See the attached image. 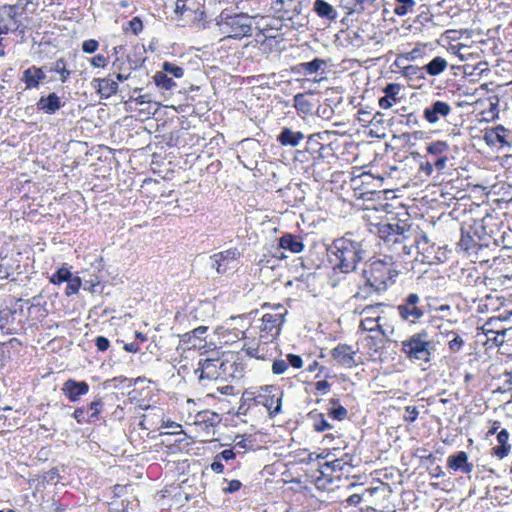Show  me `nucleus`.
<instances>
[{
    "label": "nucleus",
    "instance_id": "obj_20",
    "mask_svg": "<svg viewBox=\"0 0 512 512\" xmlns=\"http://www.w3.org/2000/svg\"><path fill=\"white\" fill-rule=\"evenodd\" d=\"M331 453L328 450H323L319 455L316 456L318 460V471L322 476L333 477L334 472H340L347 464L343 459L330 458Z\"/></svg>",
    "mask_w": 512,
    "mask_h": 512
},
{
    "label": "nucleus",
    "instance_id": "obj_41",
    "mask_svg": "<svg viewBox=\"0 0 512 512\" xmlns=\"http://www.w3.org/2000/svg\"><path fill=\"white\" fill-rule=\"evenodd\" d=\"M330 404L332 405L328 408L327 415L331 419H335L336 421H343L347 417V410L341 404H339L338 400L335 398L330 399Z\"/></svg>",
    "mask_w": 512,
    "mask_h": 512
},
{
    "label": "nucleus",
    "instance_id": "obj_15",
    "mask_svg": "<svg viewBox=\"0 0 512 512\" xmlns=\"http://www.w3.org/2000/svg\"><path fill=\"white\" fill-rule=\"evenodd\" d=\"M222 367V359H202L195 369V374L198 375L200 382L224 380Z\"/></svg>",
    "mask_w": 512,
    "mask_h": 512
},
{
    "label": "nucleus",
    "instance_id": "obj_13",
    "mask_svg": "<svg viewBox=\"0 0 512 512\" xmlns=\"http://www.w3.org/2000/svg\"><path fill=\"white\" fill-rule=\"evenodd\" d=\"M384 303H375L366 305L362 308L360 315L363 316L359 323V329L367 332H376L384 335L382 326L380 325L381 311L380 309L385 307Z\"/></svg>",
    "mask_w": 512,
    "mask_h": 512
},
{
    "label": "nucleus",
    "instance_id": "obj_50",
    "mask_svg": "<svg viewBox=\"0 0 512 512\" xmlns=\"http://www.w3.org/2000/svg\"><path fill=\"white\" fill-rule=\"evenodd\" d=\"M486 279H490V280H499L500 283H504L505 280H512V273L509 274V273H506L505 271H503V269H499V268H496V269H493V268H490L487 272H486Z\"/></svg>",
    "mask_w": 512,
    "mask_h": 512
},
{
    "label": "nucleus",
    "instance_id": "obj_26",
    "mask_svg": "<svg viewBox=\"0 0 512 512\" xmlns=\"http://www.w3.org/2000/svg\"><path fill=\"white\" fill-rule=\"evenodd\" d=\"M447 467L450 470L461 471L464 474H470L474 469V465L469 462L468 454L464 451L450 455L447 459Z\"/></svg>",
    "mask_w": 512,
    "mask_h": 512
},
{
    "label": "nucleus",
    "instance_id": "obj_39",
    "mask_svg": "<svg viewBox=\"0 0 512 512\" xmlns=\"http://www.w3.org/2000/svg\"><path fill=\"white\" fill-rule=\"evenodd\" d=\"M382 0H353L349 13H362L365 10H376L380 7Z\"/></svg>",
    "mask_w": 512,
    "mask_h": 512
},
{
    "label": "nucleus",
    "instance_id": "obj_16",
    "mask_svg": "<svg viewBox=\"0 0 512 512\" xmlns=\"http://www.w3.org/2000/svg\"><path fill=\"white\" fill-rule=\"evenodd\" d=\"M224 381L244 378L247 369L245 359L239 354H231L222 359Z\"/></svg>",
    "mask_w": 512,
    "mask_h": 512
},
{
    "label": "nucleus",
    "instance_id": "obj_21",
    "mask_svg": "<svg viewBox=\"0 0 512 512\" xmlns=\"http://www.w3.org/2000/svg\"><path fill=\"white\" fill-rule=\"evenodd\" d=\"M451 105L446 101L437 100L428 105L423 111V118L429 124H436L441 120H446L452 113Z\"/></svg>",
    "mask_w": 512,
    "mask_h": 512
},
{
    "label": "nucleus",
    "instance_id": "obj_38",
    "mask_svg": "<svg viewBox=\"0 0 512 512\" xmlns=\"http://www.w3.org/2000/svg\"><path fill=\"white\" fill-rule=\"evenodd\" d=\"M448 68V62L443 56H435L431 62L423 66L424 72L429 76L435 77L442 74Z\"/></svg>",
    "mask_w": 512,
    "mask_h": 512
},
{
    "label": "nucleus",
    "instance_id": "obj_45",
    "mask_svg": "<svg viewBox=\"0 0 512 512\" xmlns=\"http://www.w3.org/2000/svg\"><path fill=\"white\" fill-rule=\"evenodd\" d=\"M52 71L59 74L62 83H66L72 74L71 71L67 69L65 58H58L53 65Z\"/></svg>",
    "mask_w": 512,
    "mask_h": 512
},
{
    "label": "nucleus",
    "instance_id": "obj_30",
    "mask_svg": "<svg viewBox=\"0 0 512 512\" xmlns=\"http://www.w3.org/2000/svg\"><path fill=\"white\" fill-rule=\"evenodd\" d=\"M279 246L294 254L302 253L305 250L303 238L298 234H283L279 239Z\"/></svg>",
    "mask_w": 512,
    "mask_h": 512
},
{
    "label": "nucleus",
    "instance_id": "obj_5",
    "mask_svg": "<svg viewBox=\"0 0 512 512\" xmlns=\"http://www.w3.org/2000/svg\"><path fill=\"white\" fill-rule=\"evenodd\" d=\"M140 427L146 431L169 429L165 434L180 436L176 442H182L186 437L181 425L164 419V412L161 408H146V413L141 416Z\"/></svg>",
    "mask_w": 512,
    "mask_h": 512
},
{
    "label": "nucleus",
    "instance_id": "obj_53",
    "mask_svg": "<svg viewBox=\"0 0 512 512\" xmlns=\"http://www.w3.org/2000/svg\"><path fill=\"white\" fill-rule=\"evenodd\" d=\"M162 71L166 74L172 75L174 78H182L184 76V70L182 67H179L170 62H164L162 64Z\"/></svg>",
    "mask_w": 512,
    "mask_h": 512
},
{
    "label": "nucleus",
    "instance_id": "obj_58",
    "mask_svg": "<svg viewBox=\"0 0 512 512\" xmlns=\"http://www.w3.org/2000/svg\"><path fill=\"white\" fill-rule=\"evenodd\" d=\"M419 410L414 405H407L405 408V414L403 416L404 421L407 423H414L418 419Z\"/></svg>",
    "mask_w": 512,
    "mask_h": 512
},
{
    "label": "nucleus",
    "instance_id": "obj_27",
    "mask_svg": "<svg viewBox=\"0 0 512 512\" xmlns=\"http://www.w3.org/2000/svg\"><path fill=\"white\" fill-rule=\"evenodd\" d=\"M509 130L503 125H498L494 128H490L484 132V141L488 146H500L508 144Z\"/></svg>",
    "mask_w": 512,
    "mask_h": 512
},
{
    "label": "nucleus",
    "instance_id": "obj_35",
    "mask_svg": "<svg viewBox=\"0 0 512 512\" xmlns=\"http://www.w3.org/2000/svg\"><path fill=\"white\" fill-rule=\"evenodd\" d=\"M220 421L219 414L212 412V410H202L195 415L194 423L196 426H201L204 429L213 428Z\"/></svg>",
    "mask_w": 512,
    "mask_h": 512
},
{
    "label": "nucleus",
    "instance_id": "obj_2",
    "mask_svg": "<svg viewBox=\"0 0 512 512\" xmlns=\"http://www.w3.org/2000/svg\"><path fill=\"white\" fill-rule=\"evenodd\" d=\"M284 391L276 384L251 386L242 392L238 413L248 415L252 409L263 406L270 417L282 413Z\"/></svg>",
    "mask_w": 512,
    "mask_h": 512
},
{
    "label": "nucleus",
    "instance_id": "obj_1",
    "mask_svg": "<svg viewBox=\"0 0 512 512\" xmlns=\"http://www.w3.org/2000/svg\"><path fill=\"white\" fill-rule=\"evenodd\" d=\"M261 317L254 318L245 331H239L244 339L242 350L251 358L267 361L273 357L272 344L280 336L288 310L282 304L263 303Z\"/></svg>",
    "mask_w": 512,
    "mask_h": 512
},
{
    "label": "nucleus",
    "instance_id": "obj_18",
    "mask_svg": "<svg viewBox=\"0 0 512 512\" xmlns=\"http://www.w3.org/2000/svg\"><path fill=\"white\" fill-rule=\"evenodd\" d=\"M228 37L242 38L251 33L252 27L249 17L243 13L226 17L224 21Z\"/></svg>",
    "mask_w": 512,
    "mask_h": 512
},
{
    "label": "nucleus",
    "instance_id": "obj_44",
    "mask_svg": "<svg viewBox=\"0 0 512 512\" xmlns=\"http://www.w3.org/2000/svg\"><path fill=\"white\" fill-rule=\"evenodd\" d=\"M142 29L143 23L139 16H134L131 20H128L127 23L122 24V31H124V34L132 33L134 35H139Z\"/></svg>",
    "mask_w": 512,
    "mask_h": 512
},
{
    "label": "nucleus",
    "instance_id": "obj_22",
    "mask_svg": "<svg viewBox=\"0 0 512 512\" xmlns=\"http://www.w3.org/2000/svg\"><path fill=\"white\" fill-rule=\"evenodd\" d=\"M91 85L101 99H109L119 91V84L112 74L104 78H94Z\"/></svg>",
    "mask_w": 512,
    "mask_h": 512
},
{
    "label": "nucleus",
    "instance_id": "obj_19",
    "mask_svg": "<svg viewBox=\"0 0 512 512\" xmlns=\"http://www.w3.org/2000/svg\"><path fill=\"white\" fill-rule=\"evenodd\" d=\"M22 15L15 6L4 4L0 6V33L8 34L19 28V17Z\"/></svg>",
    "mask_w": 512,
    "mask_h": 512
},
{
    "label": "nucleus",
    "instance_id": "obj_54",
    "mask_svg": "<svg viewBox=\"0 0 512 512\" xmlns=\"http://www.w3.org/2000/svg\"><path fill=\"white\" fill-rule=\"evenodd\" d=\"M308 149L318 152V156H320L321 158L326 157L328 155V153L326 151L330 150V148L328 146H324V145L320 144L313 137H310L308 139Z\"/></svg>",
    "mask_w": 512,
    "mask_h": 512
},
{
    "label": "nucleus",
    "instance_id": "obj_9",
    "mask_svg": "<svg viewBox=\"0 0 512 512\" xmlns=\"http://www.w3.org/2000/svg\"><path fill=\"white\" fill-rule=\"evenodd\" d=\"M369 230L372 233H377L381 240L388 244L402 243L405 239V226H400L399 223L378 222L369 223Z\"/></svg>",
    "mask_w": 512,
    "mask_h": 512
},
{
    "label": "nucleus",
    "instance_id": "obj_61",
    "mask_svg": "<svg viewBox=\"0 0 512 512\" xmlns=\"http://www.w3.org/2000/svg\"><path fill=\"white\" fill-rule=\"evenodd\" d=\"M286 360L289 363V365H291L292 367H294L296 369H300L304 365V360H303L302 356L298 355V354L289 353L287 355Z\"/></svg>",
    "mask_w": 512,
    "mask_h": 512
},
{
    "label": "nucleus",
    "instance_id": "obj_23",
    "mask_svg": "<svg viewBox=\"0 0 512 512\" xmlns=\"http://www.w3.org/2000/svg\"><path fill=\"white\" fill-rule=\"evenodd\" d=\"M62 393L71 401L76 402L86 395L90 390V385L86 381H77L69 378L62 385Z\"/></svg>",
    "mask_w": 512,
    "mask_h": 512
},
{
    "label": "nucleus",
    "instance_id": "obj_10",
    "mask_svg": "<svg viewBox=\"0 0 512 512\" xmlns=\"http://www.w3.org/2000/svg\"><path fill=\"white\" fill-rule=\"evenodd\" d=\"M399 317L410 324H415L425 315V309L421 305L418 294L410 293L401 304L397 306Z\"/></svg>",
    "mask_w": 512,
    "mask_h": 512
},
{
    "label": "nucleus",
    "instance_id": "obj_3",
    "mask_svg": "<svg viewBox=\"0 0 512 512\" xmlns=\"http://www.w3.org/2000/svg\"><path fill=\"white\" fill-rule=\"evenodd\" d=\"M398 274V265L391 256L372 259L363 271L366 284L376 291H384L392 286Z\"/></svg>",
    "mask_w": 512,
    "mask_h": 512
},
{
    "label": "nucleus",
    "instance_id": "obj_46",
    "mask_svg": "<svg viewBox=\"0 0 512 512\" xmlns=\"http://www.w3.org/2000/svg\"><path fill=\"white\" fill-rule=\"evenodd\" d=\"M112 67L114 73L133 71V67L131 66V58L129 56H116Z\"/></svg>",
    "mask_w": 512,
    "mask_h": 512
},
{
    "label": "nucleus",
    "instance_id": "obj_7",
    "mask_svg": "<svg viewBox=\"0 0 512 512\" xmlns=\"http://www.w3.org/2000/svg\"><path fill=\"white\" fill-rule=\"evenodd\" d=\"M431 341L428 339V333L422 330L411 335L401 343V351L410 360L428 361L431 356Z\"/></svg>",
    "mask_w": 512,
    "mask_h": 512
},
{
    "label": "nucleus",
    "instance_id": "obj_55",
    "mask_svg": "<svg viewBox=\"0 0 512 512\" xmlns=\"http://www.w3.org/2000/svg\"><path fill=\"white\" fill-rule=\"evenodd\" d=\"M236 438L233 449L237 454H245L246 451L252 449V441L249 438L241 437L239 441Z\"/></svg>",
    "mask_w": 512,
    "mask_h": 512
},
{
    "label": "nucleus",
    "instance_id": "obj_31",
    "mask_svg": "<svg viewBox=\"0 0 512 512\" xmlns=\"http://www.w3.org/2000/svg\"><path fill=\"white\" fill-rule=\"evenodd\" d=\"M496 441H498V445L492 447V455L496 457L498 460H503L511 452V445L508 443V431L506 429L500 430L496 434Z\"/></svg>",
    "mask_w": 512,
    "mask_h": 512
},
{
    "label": "nucleus",
    "instance_id": "obj_36",
    "mask_svg": "<svg viewBox=\"0 0 512 512\" xmlns=\"http://www.w3.org/2000/svg\"><path fill=\"white\" fill-rule=\"evenodd\" d=\"M314 11L318 17L329 21H334L337 17L336 9L325 0H316Z\"/></svg>",
    "mask_w": 512,
    "mask_h": 512
},
{
    "label": "nucleus",
    "instance_id": "obj_56",
    "mask_svg": "<svg viewBox=\"0 0 512 512\" xmlns=\"http://www.w3.org/2000/svg\"><path fill=\"white\" fill-rule=\"evenodd\" d=\"M289 369V363L285 359H274L272 363V372L276 375L284 374Z\"/></svg>",
    "mask_w": 512,
    "mask_h": 512
},
{
    "label": "nucleus",
    "instance_id": "obj_37",
    "mask_svg": "<svg viewBox=\"0 0 512 512\" xmlns=\"http://www.w3.org/2000/svg\"><path fill=\"white\" fill-rule=\"evenodd\" d=\"M308 417L312 420V430L316 433H323L332 429V426L328 423L326 416L323 412L312 410Z\"/></svg>",
    "mask_w": 512,
    "mask_h": 512
},
{
    "label": "nucleus",
    "instance_id": "obj_17",
    "mask_svg": "<svg viewBox=\"0 0 512 512\" xmlns=\"http://www.w3.org/2000/svg\"><path fill=\"white\" fill-rule=\"evenodd\" d=\"M357 351L347 343H338L330 350L333 365L344 368H353L358 365Z\"/></svg>",
    "mask_w": 512,
    "mask_h": 512
},
{
    "label": "nucleus",
    "instance_id": "obj_28",
    "mask_svg": "<svg viewBox=\"0 0 512 512\" xmlns=\"http://www.w3.org/2000/svg\"><path fill=\"white\" fill-rule=\"evenodd\" d=\"M402 86L398 83H389L383 88L384 96L378 100V105L381 109L387 110L395 105L398 101V95Z\"/></svg>",
    "mask_w": 512,
    "mask_h": 512
},
{
    "label": "nucleus",
    "instance_id": "obj_14",
    "mask_svg": "<svg viewBox=\"0 0 512 512\" xmlns=\"http://www.w3.org/2000/svg\"><path fill=\"white\" fill-rule=\"evenodd\" d=\"M414 242L418 251L417 258L421 263L434 265L441 261L439 248L430 241L426 233L418 232Z\"/></svg>",
    "mask_w": 512,
    "mask_h": 512
},
{
    "label": "nucleus",
    "instance_id": "obj_62",
    "mask_svg": "<svg viewBox=\"0 0 512 512\" xmlns=\"http://www.w3.org/2000/svg\"><path fill=\"white\" fill-rule=\"evenodd\" d=\"M95 345L98 351L105 352L110 347V340L105 336H97L95 339Z\"/></svg>",
    "mask_w": 512,
    "mask_h": 512
},
{
    "label": "nucleus",
    "instance_id": "obj_12",
    "mask_svg": "<svg viewBox=\"0 0 512 512\" xmlns=\"http://www.w3.org/2000/svg\"><path fill=\"white\" fill-rule=\"evenodd\" d=\"M104 411V401L97 397L86 405L78 406L72 413V417L79 425L96 423Z\"/></svg>",
    "mask_w": 512,
    "mask_h": 512
},
{
    "label": "nucleus",
    "instance_id": "obj_57",
    "mask_svg": "<svg viewBox=\"0 0 512 512\" xmlns=\"http://www.w3.org/2000/svg\"><path fill=\"white\" fill-rule=\"evenodd\" d=\"M90 64L93 68L105 69L109 64V60L104 54H96L91 57Z\"/></svg>",
    "mask_w": 512,
    "mask_h": 512
},
{
    "label": "nucleus",
    "instance_id": "obj_33",
    "mask_svg": "<svg viewBox=\"0 0 512 512\" xmlns=\"http://www.w3.org/2000/svg\"><path fill=\"white\" fill-rule=\"evenodd\" d=\"M326 63L322 58H314L313 61L308 63H300L294 68V72L304 76H311L323 71Z\"/></svg>",
    "mask_w": 512,
    "mask_h": 512
},
{
    "label": "nucleus",
    "instance_id": "obj_42",
    "mask_svg": "<svg viewBox=\"0 0 512 512\" xmlns=\"http://www.w3.org/2000/svg\"><path fill=\"white\" fill-rule=\"evenodd\" d=\"M383 336L377 333V335H368L364 338V345L371 355L378 353L383 347Z\"/></svg>",
    "mask_w": 512,
    "mask_h": 512
},
{
    "label": "nucleus",
    "instance_id": "obj_64",
    "mask_svg": "<svg viewBox=\"0 0 512 512\" xmlns=\"http://www.w3.org/2000/svg\"><path fill=\"white\" fill-rule=\"evenodd\" d=\"M242 486L243 485H242L241 481L234 479V480H231L228 482L227 487L223 488V492L232 494V493L239 491L242 488Z\"/></svg>",
    "mask_w": 512,
    "mask_h": 512
},
{
    "label": "nucleus",
    "instance_id": "obj_49",
    "mask_svg": "<svg viewBox=\"0 0 512 512\" xmlns=\"http://www.w3.org/2000/svg\"><path fill=\"white\" fill-rule=\"evenodd\" d=\"M72 276L73 275L68 268L62 267L50 277V282L54 285H61L62 283L67 282Z\"/></svg>",
    "mask_w": 512,
    "mask_h": 512
},
{
    "label": "nucleus",
    "instance_id": "obj_24",
    "mask_svg": "<svg viewBox=\"0 0 512 512\" xmlns=\"http://www.w3.org/2000/svg\"><path fill=\"white\" fill-rule=\"evenodd\" d=\"M45 71L35 65L30 66L22 72L20 81L25 85V90L38 89L46 80Z\"/></svg>",
    "mask_w": 512,
    "mask_h": 512
},
{
    "label": "nucleus",
    "instance_id": "obj_25",
    "mask_svg": "<svg viewBox=\"0 0 512 512\" xmlns=\"http://www.w3.org/2000/svg\"><path fill=\"white\" fill-rule=\"evenodd\" d=\"M318 102L317 93L314 91L300 93L294 97V107L298 114L303 116L312 114Z\"/></svg>",
    "mask_w": 512,
    "mask_h": 512
},
{
    "label": "nucleus",
    "instance_id": "obj_48",
    "mask_svg": "<svg viewBox=\"0 0 512 512\" xmlns=\"http://www.w3.org/2000/svg\"><path fill=\"white\" fill-rule=\"evenodd\" d=\"M394 13L398 16H404L416 5L415 0H395Z\"/></svg>",
    "mask_w": 512,
    "mask_h": 512
},
{
    "label": "nucleus",
    "instance_id": "obj_51",
    "mask_svg": "<svg viewBox=\"0 0 512 512\" xmlns=\"http://www.w3.org/2000/svg\"><path fill=\"white\" fill-rule=\"evenodd\" d=\"M238 256L236 249H229L213 256L215 263L220 267L225 261L236 260Z\"/></svg>",
    "mask_w": 512,
    "mask_h": 512
},
{
    "label": "nucleus",
    "instance_id": "obj_11",
    "mask_svg": "<svg viewBox=\"0 0 512 512\" xmlns=\"http://www.w3.org/2000/svg\"><path fill=\"white\" fill-rule=\"evenodd\" d=\"M426 158L432 160L435 169L442 173L452 157V151L447 141L436 140L429 143L426 147Z\"/></svg>",
    "mask_w": 512,
    "mask_h": 512
},
{
    "label": "nucleus",
    "instance_id": "obj_32",
    "mask_svg": "<svg viewBox=\"0 0 512 512\" xmlns=\"http://www.w3.org/2000/svg\"><path fill=\"white\" fill-rule=\"evenodd\" d=\"M371 181H373L371 174L361 173L351 179V187L359 197H363L366 194L374 193L375 190L369 187Z\"/></svg>",
    "mask_w": 512,
    "mask_h": 512
},
{
    "label": "nucleus",
    "instance_id": "obj_6",
    "mask_svg": "<svg viewBox=\"0 0 512 512\" xmlns=\"http://www.w3.org/2000/svg\"><path fill=\"white\" fill-rule=\"evenodd\" d=\"M493 217L486 209L484 212L470 211L462 222V233H466L471 239L484 241L485 237H489L493 230L489 229V222Z\"/></svg>",
    "mask_w": 512,
    "mask_h": 512
},
{
    "label": "nucleus",
    "instance_id": "obj_34",
    "mask_svg": "<svg viewBox=\"0 0 512 512\" xmlns=\"http://www.w3.org/2000/svg\"><path fill=\"white\" fill-rule=\"evenodd\" d=\"M305 139V135L300 131H293L290 128H283L277 141L283 146L296 147L302 140Z\"/></svg>",
    "mask_w": 512,
    "mask_h": 512
},
{
    "label": "nucleus",
    "instance_id": "obj_40",
    "mask_svg": "<svg viewBox=\"0 0 512 512\" xmlns=\"http://www.w3.org/2000/svg\"><path fill=\"white\" fill-rule=\"evenodd\" d=\"M446 337L448 339L447 345L448 349L451 353H458L463 350L465 346V341L463 337L456 331H448L446 333Z\"/></svg>",
    "mask_w": 512,
    "mask_h": 512
},
{
    "label": "nucleus",
    "instance_id": "obj_63",
    "mask_svg": "<svg viewBox=\"0 0 512 512\" xmlns=\"http://www.w3.org/2000/svg\"><path fill=\"white\" fill-rule=\"evenodd\" d=\"M331 384L326 380H318L314 382V390L320 394H325L330 390Z\"/></svg>",
    "mask_w": 512,
    "mask_h": 512
},
{
    "label": "nucleus",
    "instance_id": "obj_8",
    "mask_svg": "<svg viewBox=\"0 0 512 512\" xmlns=\"http://www.w3.org/2000/svg\"><path fill=\"white\" fill-rule=\"evenodd\" d=\"M503 320L499 317H490L481 326L477 336L484 335L486 340L483 341V346L486 350L494 349L503 345L505 332L507 328L503 324Z\"/></svg>",
    "mask_w": 512,
    "mask_h": 512
},
{
    "label": "nucleus",
    "instance_id": "obj_59",
    "mask_svg": "<svg viewBox=\"0 0 512 512\" xmlns=\"http://www.w3.org/2000/svg\"><path fill=\"white\" fill-rule=\"evenodd\" d=\"M99 49V41L91 38L84 40L82 43V51L84 53H96Z\"/></svg>",
    "mask_w": 512,
    "mask_h": 512
},
{
    "label": "nucleus",
    "instance_id": "obj_47",
    "mask_svg": "<svg viewBox=\"0 0 512 512\" xmlns=\"http://www.w3.org/2000/svg\"><path fill=\"white\" fill-rule=\"evenodd\" d=\"M236 389L234 385L231 384H225V385H219L215 388V390L208 392L206 394V397L213 398V399H219V394L221 395H235Z\"/></svg>",
    "mask_w": 512,
    "mask_h": 512
},
{
    "label": "nucleus",
    "instance_id": "obj_52",
    "mask_svg": "<svg viewBox=\"0 0 512 512\" xmlns=\"http://www.w3.org/2000/svg\"><path fill=\"white\" fill-rule=\"evenodd\" d=\"M67 286L65 289V294L67 296H72L77 294L82 286L81 278L78 276H72L67 282Z\"/></svg>",
    "mask_w": 512,
    "mask_h": 512
},
{
    "label": "nucleus",
    "instance_id": "obj_29",
    "mask_svg": "<svg viewBox=\"0 0 512 512\" xmlns=\"http://www.w3.org/2000/svg\"><path fill=\"white\" fill-rule=\"evenodd\" d=\"M39 111L53 115L63 107L61 98L56 93H50L47 96H41L36 103Z\"/></svg>",
    "mask_w": 512,
    "mask_h": 512
},
{
    "label": "nucleus",
    "instance_id": "obj_4",
    "mask_svg": "<svg viewBox=\"0 0 512 512\" xmlns=\"http://www.w3.org/2000/svg\"><path fill=\"white\" fill-rule=\"evenodd\" d=\"M331 255L333 269L344 274L354 271L361 259L359 245L346 236L333 240Z\"/></svg>",
    "mask_w": 512,
    "mask_h": 512
},
{
    "label": "nucleus",
    "instance_id": "obj_43",
    "mask_svg": "<svg viewBox=\"0 0 512 512\" xmlns=\"http://www.w3.org/2000/svg\"><path fill=\"white\" fill-rule=\"evenodd\" d=\"M153 82L157 88L165 91H169L176 86V83L163 71L154 74Z\"/></svg>",
    "mask_w": 512,
    "mask_h": 512
},
{
    "label": "nucleus",
    "instance_id": "obj_60",
    "mask_svg": "<svg viewBox=\"0 0 512 512\" xmlns=\"http://www.w3.org/2000/svg\"><path fill=\"white\" fill-rule=\"evenodd\" d=\"M424 69L423 67H418V66H413V65H410V66H407L405 67L404 69V74L405 76H408V77H418V78H421V79H424Z\"/></svg>",
    "mask_w": 512,
    "mask_h": 512
}]
</instances>
